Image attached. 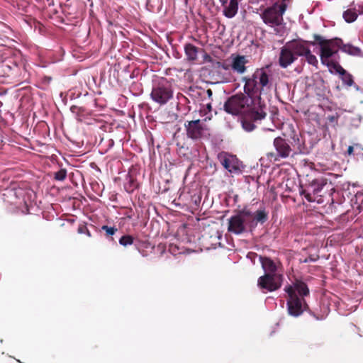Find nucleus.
I'll return each instance as SVG.
<instances>
[{"label":"nucleus","instance_id":"1","mask_svg":"<svg viewBox=\"0 0 363 363\" xmlns=\"http://www.w3.org/2000/svg\"><path fill=\"white\" fill-rule=\"evenodd\" d=\"M244 91L247 95L257 98L260 103V96L272 85V74L267 67L257 69L251 77H244Z\"/></svg>","mask_w":363,"mask_h":363},{"label":"nucleus","instance_id":"2","mask_svg":"<svg viewBox=\"0 0 363 363\" xmlns=\"http://www.w3.org/2000/svg\"><path fill=\"white\" fill-rule=\"evenodd\" d=\"M284 290L289 295L287 308L289 315L294 317L301 315L307 308L304 296L309 294V290L306 284L301 281L296 282L286 286Z\"/></svg>","mask_w":363,"mask_h":363},{"label":"nucleus","instance_id":"3","mask_svg":"<svg viewBox=\"0 0 363 363\" xmlns=\"http://www.w3.org/2000/svg\"><path fill=\"white\" fill-rule=\"evenodd\" d=\"M289 0H279L272 6L266 9L261 14L264 23L273 28L275 34L283 36L286 33L283 14L286 9V2Z\"/></svg>","mask_w":363,"mask_h":363},{"label":"nucleus","instance_id":"4","mask_svg":"<svg viewBox=\"0 0 363 363\" xmlns=\"http://www.w3.org/2000/svg\"><path fill=\"white\" fill-rule=\"evenodd\" d=\"M249 62L250 60L247 56L236 53L231 54L228 59L219 65V67L227 72L223 77V81L229 82L235 79L230 72L240 75L244 74L247 70Z\"/></svg>","mask_w":363,"mask_h":363},{"label":"nucleus","instance_id":"5","mask_svg":"<svg viewBox=\"0 0 363 363\" xmlns=\"http://www.w3.org/2000/svg\"><path fill=\"white\" fill-rule=\"evenodd\" d=\"M320 47V60L322 64L326 65L331 69H334V65H338L333 61V57L340 50V46L342 45V40L340 38H335L332 40H325L321 37L316 38ZM330 72H333L332 70Z\"/></svg>","mask_w":363,"mask_h":363},{"label":"nucleus","instance_id":"6","mask_svg":"<svg viewBox=\"0 0 363 363\" xmlns=\"http://www.w3.org/2000/svg\"><path fill=\"white\" fill-rule=\"evenodd\" d=\"M251 95L236 94L231 96L224 105L225 111L232 115H244L248 113L257 101H253Z\"/></svg>","mask_w":363,"mask_h":363},{"label":"nucleus","instance_id":"7","mask_svg":"<svg viewBox=\"0 0 363 363\" xmlns=\"http://www.w3.org/2000/svg\"><path fill=\"white\" fill-rule=\"evenodd\" d=\"M266 115L264 106L259 102L254 104L250 111L243 115L241 120L242 127L247 132L252 131L255 128V123L264 119Z\"/></svg>","mask_w":363,"mask_h":363},{"label":"nucleus","instance_id":"8","mask_svg":"<svg viewBox=\"0 0 363 363\" xmlns=\"http://www.w3.org/2000/svg\"><path fill=\"white\" fill-rule=\"evenodd\" d=\"M151 99L160 105L166 104L173 96V91L169 82L162 79L155 83L152 87Z\"/></svg>","mask_w":363,"mask_h":363},{"label":"nucleus","instance_id":"9","mask_svg":"<svg viewBox=\"0 0 363 363\" xmlns=\"http://www.w3.org/2000/svg\"><path fill=\"white\" fill-rule=\"evenodd\" d=\"M251 212L243 210L229 219L228 230L230 233L240 235L250 228Z\"/></svg>","mask_w":363,"mask_h":363},{"label":"nucleus","instance_id":"10","mask_svg":"<svg viewBox=\"0 0 363 363\" xmlns=\"http://www.w3.org/2000/svg\"><path fill=\"white\" fill-rule=\"evenodd\" d=\"M282 279V275L264 274L258 279L257 286L264 292L274 291L281 287Z\"/></svg>","mask_w":363,"mask_h":363},{"label":"nucleus","instance_id":"11","mask_svg":"<svg viewBox=\"0 0 363 363\" xmlns=\"http://www.w3.org/2000/svg\"><path fill=\"white\" fill-rule=\"evenodd\" d=\"M220 162L232 175H238L242 174L243 166L242 162L234 155H224L221 157Z\"/></svg>","mask_w":363,"mask_h":363},{"label":"nucleus","instance_id":"12","mask_svg":"<svg viewBox=\"0 0 363 363\" xmlns=\"http://www.w3.org/2000/svg\"><path fill=\"white\" fill-rule=\"evenodd\" d=\"M295 55L286 44L281 50L279 62V65L283 68H286L296 60Z\"/></svg>","mask_w":363,"mask_h":363},{"label":"nucleus","instance_id":"13","mask_svg":"<svg viewBox=\"0 0 363 363\" xmlns=\"http://www.w3.org/2000/svg\"><path fill=\"white\" fill-rule=\"evenodd\" d=\"M286 44L295 55L296 59H297L298 56H305L306 53H308V50H310L308 43L303 41L295 40Z\"/></svg>","mask_w":363,"mask_h":363},{"label":"nucleus","instance_id":"14","mask_svg":"<svg viewBox=\"0 0 363 363\" xmlns=\"http://www.w3.org/2000/svg\"><path fill=\"white\" fill-rule=\"evenodd\" d=\"M187 135L192 139H198L201 136L203 128L201 125L200 120H195L188 122L186 125Z\"/></svg>","mask_w":363,"mask_h":363},{"label":"nucleus","instance_id":"15","mask_svg":"<svg viewBox=\"0 0 363 363\" xmlns=\"http://www.w3.org/2000/svg\"><path fill=\"white\" fill-rule=\"evenodd\" d=\"M224 7L223 14L227 18L234 17L238 10V3L237 0H220Z\"/></svg>","mask_w":363,"mask_h":363},{"label":"nucleus","instance_id":"16","mask_svg":"<svg viewBox=\"0 0 363 363\" xmlns=\"http://www.w3.org/2000/svg\"><path fill=\"white\" fill-rule=\"evenodd\" d=\"M274 145L281 157H287L291 153V147L285 140L281 138H277L274 140Z\"/></svg>","mask_w":363,"mask_h":363},{"label":"nucleus","instance_id":"17","mask_svg":"<svg viewBox=\"0 0 363 363\" xmlns=\"http://www.w3.org/2000/svg\"><path fill=\"white\" fill-rule=\"evenodd\" d=\"M264 274L281 275L278 272L277 265L269 258L259 257Z\"/></svg>","mask_w":363,"mask_h":363},{"label":"nucleus","instance_id":"18","mask_svg":"<svg viewBox=\"0 0 363 363\" xmlns=\"http://www.w3.org/2000/svg\"><path fill=\"white\" fill-rule=\"evenodd\" d=\"M250 228H255L257 223H264L267 218V214L264 210H258L255 213L251 212Z\"/></svg>","mask_w":363,"mask_h":363},{"label":"nucleus","instance_id":"19","mask_svg":"<svg viewBox=\"0 0 363 363\" xmlns=\"http://www.w3.org/2000/svg\"><path fill=\"white\" fill-rule=\"evenodd\" d=\"M340 50H341L343 52H345L350 55L356 56V57H362L363 53L361 49L358 47L354 46L352 44H343L342 41V45L340 46Z\"/></svg>","mask_w":363,"mask_h":363},{"label":"nucleus","instance_id":"20","mask_svg":"<svg viewBox=\"0 0 363 363\" xmlns=\"http://www.w3.org/2000/svg\"><path fill=\"white\" fill-rule=\"evenodd\" d=\"M334 71L338 73L342 78L343 83L347 86H352L353 84L352 76L347 73L340 65H334Z\"/></svg>","mask_w":363,"mask_h":363},{"label":"nucleus","instance_id":"21","mask_svg":"<svg viewBox=\"0 0 363 363\" xmlns=\"http://www.w3.org/2000/svg\"><path fill=\"white\" fill-rule=\"evenodd\" d=\"M326 179L324 178H318L312 181L311 183L308 191L312 192L314 195L319 194L323 189V186L326 185Z\"/></svg>","mask_w":363,"mask_h":363},{"label":"nucleus","instance_id":"22","mask_svg":"<svg viewBox=\"0 0 363 363\" xmlns=\"http://www.w3.org/2000/svg\"><path fill=\"white\" fill-rule=\"evenodd\" d=\"M185 53L189 60L193 61L197 58L198 49L192 44H186L184 47Z\"/></svg>","mask_w":363,"mask_h":363},{"label":"nucleus","instance_id":"23","mask_svg":"<svg viewBox=\"0 0 363 363\" xmlns=\"http://www.w3.org/2000/svg\"><path fill=\"white\" fill-rule=\"evenodd\" d=\"M342 16L346 22L352 23L357 19L358 14L356 9H350L343 13Z\"/></svg>","mask_w":363,"mask_h":363},{"label":"nucleus","instance_id":"24","mask_svg":"<svg viewBox=\"0 0 363 363\" xmlns=\"http://www.w3.org/2000/svg\"><path fill=\"white\" fill-rule=\"evenodd\" d=\"M354 199V207L359 210V213L363 211V193H357Z\"/></svg>","mask_w":363,"mask_h":363},{"label":"nucleus","instance_id":"25","mask_svg":"<svg viewBox=\"0 0 363 363\" xmlns=\"http://www.w3.org/2000/svg\"><path fill=\"white\" fill-rule=\"evenodd\" d=\"M133 242V238L130 235L122 236L119 240L120 245L123 246H128L132 245Z\"/></svg>","mask_w":363,"mask_h":363},{"label":"nucleus","instance_id":"26","mask_svg":"<svg viewBox=\"0 0 363 363\" xmlns=\"http://www.w3.org/2000/svg\"><path fill=\"white\" fill-rule=\"evenodd\" d=\"M304 57L308 64L313 66H316L318 65V60L316 57L311 52V50H308V53H306Z\"/></svg>","mask_w":363,"mask_h":363},{"label":"nucleus","instance_id":"27","mask_svg":"<svg viewBox=\"0 0 363 363\" xmlns=\"http://www.w3.org/2000/svg\"><path fill=\"white\" fill-rule=\"evenodd\" d=\"M67 177V172L65 169H60L55 174V179L58 181H63Z\"/></svg>","mask_w":363,"mask_h":363},{"label":"nucleus","instance_id":"28","mask_svg":"<svg viewBox=\"0 0 363 363\" xmlns=\"http://www.w3.org/2000/svg\"><path fill=\"white\" fill-rule=\"evenodd\" d=\"M101 229L106 231L107 235H113L117 231V229L116 228L108 227L107 225H103L101 227Z\"/></svg>","mask_w":363,"mask_h":363},{"label":"nucleus","instance_id":"29","mask_svg":"<svg viewBox=\"0 0 363 363\" xmlns=\"http://www.w3.org/2000/svg\"><path fill=\"white\" fill-rule=\"evenodd\" d=\"M354 148H360V145L358 144H354V145L349 146L347 149V153L349 155L354 154Z\"/></svg>","mask_w":363,"mask_h":363},{"label":"nucleus","instance_id":"30","mask_svg":"<svg viewBox=\"0 0 363 363\" xmlns=\"http://www.w3.org/2000/svg\"><path fill=\"white\" fill-rule=\"evenodd\" d=\"M303 194H305V197L306 199L310 201V202H312V201H314L315 199L313 198V196H311V191H309V192H307L306 194V192H303Z\"/></svg>","mask_w":363,"mask_h":363},{"label":"nucleus","instance_id":"31","mask_svg":"<svg viewBox=\"0 0 363 363\" xmlns=\"http://www.w3.org/2000/svg\"><path fill=\"white\" fill-rule=\"evenodd\" d=\"M275 128L276 125L272 123L271 126L264 127V129L269 131H274L275 130Z\"/></svg>","mask_w":363,"mask_h":363},{"label":"nucleus","instance_id":"32","mask_svg":"<svg viewBox=\"0 0 363 363\" xmlns=\"http://www.w3.org/2000/svg\"><path fill=\"white\" fill-rule=\"evenodd\" d=\"M363 148L360 146V148H354L355 154H362Z\"/></svg>","mask_w":363,"mask_h":363},{"label":"nucleus","instance_id":"33","mask_svg":"<svg viewBox=\"0 0 363 363\" xmlns=\"http://www.w3.org/2000/svg\"><path fill=\"white\" fill-rule=\"evenodd\" d=\"M207 93H208V96H211V95L212 94V91H211V89H208V90L207 91Z\"/></svg>","mask_w":363,"mask_h":363},{"label":"nucleus","instance_id":"34","mask_svg":"<svg viewBox=\"0 0 363 363\" xmlns=\"http://www.w3.org/2000/svg\"><path fill=\"white\" fill-rule=\"evenodd\" d=\"M207 107H208V109H211V105H210V104H208V105H207Z\"/></svg>","mask_w":363,"mask_h":363},{"label":"nucleus","instance_id":"35","mask_svg":"<svg viewBox=\"0 0 363 363\" xmlns=\"http://www.w3.org/2000/svg\"><path fill=\"white\" fill-rule=\"evenodd\" d=\"M87 235H88L89 236H90V233H89V231L87 232Z\"/></svg>","mask_w":363,"mask_h":363}]
</instances>
